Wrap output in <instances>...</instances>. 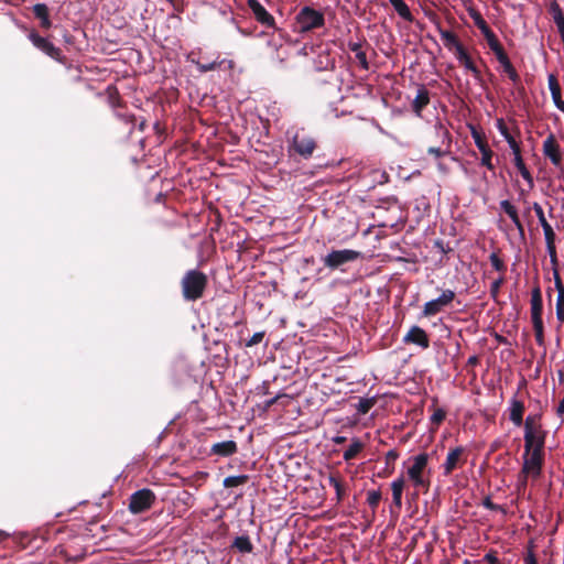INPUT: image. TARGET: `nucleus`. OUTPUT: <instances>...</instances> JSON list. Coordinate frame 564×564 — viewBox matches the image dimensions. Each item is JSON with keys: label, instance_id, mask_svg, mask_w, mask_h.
<instances>
[{"label": "nucleus", "instance_id": "obj_1", "mask_svg": "<svg viewBox=\"0 0 564 564\" xmlns=\"http://www.w3.org/2000/svg\"><path fill=\"white\" fill-rule=\"evenodd\" d=\"M429 464V454L420 453L411 458V466L406 470V475L412 485L417 489L427 491L430 488V473H426Z\"/></svg>", "mask_w": 564, "mask_h": 564}, {"label": "nucleus", "instance_id": "obj_2", "mask_svg": "<svg viewBox=\"0 0 564 564\" xmlns=\"http://www.w3.org/2000/svg\"><path fill=\"white\" fill-rule=\"evenodd\" d=\"M207 276L198 270H189L182 279V293L186 301H196L203 296Z\"/></svg>", "mask_w": 564, "mask_h": 564}, {"label": "nucleus", "instance_id": "obj_3", "mask_svg": "<svg viewBox=\"0 0 564 564\" xmlns=\"http://www.w3.org/2000/svg\"><path fill=\"white\" fill-rule=\"evenodd\" d=\"M324 23V14L311 7L302 8L296 15V25L300 33L322 28Z\"/></svg>", "mask_w": 564, "mask_h": 564}, {"label": "nucleus", "instance_id": "obj_4", "mask_svg": "<svg viewBox=\"0 0 564 564\" xmlns=\"http://www.w3.org/2000/svg\"><path fill=\"white\" fill-rule=\"evenodd\" d=\"M360 257L361 252L351 249L333 250L323 258V263L326 268L335 270L345 263L356 261Z\"/></svg>", "mask_w": 564, "mask_h": 564}, {"label": "nucleus", "instance_id": "obj_5", "mask_svg": "<svg viewBox=\"0 0 564 564\" xmlns=\"http://www.w3.org/2000/svg\"><path fill=\"white\" fill-rule=\"evenodd\" d=\"M155 501V495L148 488L133 492L130 497L129 510L134 513H141L152 507Z\"/></svg>", "mask_w": 564, "mask_h": 564}, {"label": "nucleus", "instance_id": "obj_6", "mask_svg": "<svg viewBox=\"0 0 564 564\" xmlns=\"http://www.w3.org/2000/svg\"><path fill=\"white\" fill-rule=\"evenodd\" d=\"M455 299V292L447 289L434 300L426 302L423 306L422 316L430 317L440 313L445 306L449 305Z\"/></svg>", "mask_w": 564, "mask_h": 564}, {"label": "nucleus", "instance_id": "obj_7", "mask_svg": "<svg viewBox=\"0 0 564 564\" xmlns=\"http://www.w3.org/2000/svg\"><path fill=\"white\" fill-rule=\"evenodd\" d=\"M522 468L524 474L531 475V479L536 480L542 474L543 453L525 452L522 455Z\"/></svg>", "mask_w": 564, "mask_h": 564}, {"label": "nucleus", "instance_id": "obj_8", "mask_svg": "<svg viewBox=\"0 0 564 564\" xmlns=\"http://www.w3.org/2000/svg\"><path fill=\"white\" fill-rule=\"evenodd\" d=\"M29 40L32 42V44L45 53L47 56L61 61L62 59V52L58 47H56L52 42H50L47 39L40 36L36 32H31L29 34Z\"/></svg>", "mask_w": 564, "mask_h": 564}, {"label": "nucleus", "instance_id": "obj_9", "mask_svg": "<svg viewBox=\"0 0 564 564\" xmlns=\"http://www.w3.org/2000/svg\"><path fill=\"white\" fill-rule=\"evenodd\" d=\"M524 451L543 453L545 435L542 427L533 431H524Z\"/></svg>", "mask_w": 564, "mask_h": 564}, {"label": "nucleus", "instance_id": "obj_10", "mask_svg": "<svg viewBox=\"0 0 564 564\" xmlns=\"http://www.w3.org/2000/svg\"><path fill=\"white\" fill-rule=\"evenodd\" d=\"M292 147L299 155L303 156L304 159H308L312 156L316 148V143L313 138L296 133L293 137Z\"/></svg>", "mask_w": 564, "mask_h": 564}, {"label": "nucleus", "instance_id": "obj_11", "mask_svg": "<svg viewBox=\"0 0 564 564\" xmlns=\"http://www.w3.org/2000/svg\"><path fill=\"white\" fill-rule=\"evenodd\" d=\"M542 151L543 154L551 161L553 165H561L562 154L560 145L557 144L554 134H549L547 138L543 141Z\"/></svg>", "mask_w": 564, "mask_h": 564}, {"label": "nucleus", "instance_id": "obj_12", "mask_svg": "<svg viewBox=\"0 0 564 564\" xmlns=\"http://www.w3.org/2000/svg\"><path fill=\"white\" fill-rule=\"evenodd\" d=\"M248 7L259 23L265 26L274 25V18L258 0H248Z\"/></svg>", "mask_w": 564, "mask_h": 564}, {"label": "nucleus", "instance_id": "obj_13", "mask_svg": "<svg viewBox=\"0 0 564 564\" xmlns=\"http://www.w3.org/2000/svg\"><path fill=\"white\" fill-rule=\"evenodd\" d=\"M403 343L415 344L423 349H426L430 345V340L425 330L416 325L412 326L408 334L403 337Z\"/></svg>", "mask_w": 564, "mask_h": 564}, {"label": "nucleus", "instance_id": "obj_14", "mask_svg": "<svg viewBox=\"0 0 564 564\" xmlns=\"http://www.w3.org/2000/svg\"><path fill=\"white\" fill-rule=\"evenodd\" d=\"M531 321L533 323H542V313H543V301L541 295V290L539 286L534 288L531 293Z\"/></svg>", "mask_w": 564, "mask_h": 564}, {"label": "nucleus", "instance_id": "obj_15", "mask_svg": "<svg viewBox=\"0 0 564 564\" xmlns=\"http://www.w3.org/2000/svg\"><path fill=\"white\" fill-rule=\"evenodd\" d=\"M455 57L458 61V63L464 66L466 70L471 73L476 80H480L481 73L474 63V61L471 59V57L469 56V54L467 53V51L465 50V47H458L457 52L455 53Z\"/></svg>", "mask_w": 564, "mask_h": 564}, {"label": "nucleus", "instance_id": "obj_16", "mask_svg": "<svg viewBox=\"0 0 564 564\" xmlns=\"http://www.w3.org/2000/svg\"><path fill=\"white\" fill-rule=\"evenodd\" d=\"M463 453L464 448L462 446L455 447L447 453L446 459L442 465L445 476L451 475V473L457 468L462 460Z\"/></svg>", "mask_w": 564, "mask_h": 564}, {"label": "nucleus", "instance_id": "obj_17", "mask_svg": "<svg viewBox=\"0 0 564 564\" xmlns=\"http://www.w3.org/2000/svg\"><path fill=\"white\" fill-rule=\"evenodd\" d=\"M509 420L516 425L521 426L523 423L524 404L517 398H512L508 406Z\"/></svg>", "mask_w": 564, "mask_h": 564}, {"label": "nucleus", "instance_id": "obj_18", "mask_svg": "<svg viewBox=\"0 0 564 564\" xmlns=\"http://www.w3.org/2000/svg\"><path fill=\"white\" fill-rule=\"evenodd\" d=\"M429 102H430V93L424 86H421L417 89L416 96L412 102V109L416 113L417 117H421L422 110L429 105Z\"/></svg>", "mask_w": 564, "mask_h": 564}, {"label": "nucleus", "instance_id": "obj_19", "mask_svg": "<svg viewBox=\"0 0 564 564\" xmlns=\"http://www.w3.org/2000/svg\"><path fill=\"white\" fill-rule=\"evenodd\" d=\"M549 89L555 107L564 113V100L562 99L561 87L554 75L549 76Z\"/></svg>", "mask_w": 564, "mask_h": 564}, {"label": "nucleus", "instance_id": "obj_20", "mask_svg": "<svg viewBox=\"0 0 564 564\" xmlns=\"http://www.w3.org/2000/svg\"><path fill=\"white\" fill-rule=\"evenodd\" d=\"M438 33L444 42L445 47L448 48L449 51H454V53H456L458 47H464L463 44L457 39V36L455 35V33H453L452 31L438 28Z\"/></svg>", "mask_w": 564, "mask_h": 564}, {"label": "nucleus", "instance_id": "obj_21", "mask_svg": "<svg viewBox=\"0 0 564 564\" xmlns=\"http://www.w3.org/2000/svg\"><path fill=\"white\" fill-rule=\"evenodd\" d=\"M231 547L241 554H250L253 552V544L247 534L236 536Z\"/></svg>", "mask_w": 564, "mask_h": 564}, {"label": "nucleus", "instance_id": "obj_22", "mask_svg": "<svg viewBox=\"0 0 564 564\" xmlns=\"http://www.w3.org/2000/svg\"><path fill=\"white\" fill-rule=\"evenodd\" d=\"M334 66H335V59L326 51L321 52L314 58V67L318 72L332 69V68H334Z\"/></svg>", "mask_w": 564, "mask_h": 564}, {"label": "nucleus", "instance_id": "obj_23", "mask_svg": "<svg viewBox=\"0 0 564 564\" xmlns=\"http://www.w3.org/2000/svg\"><path fill=\"white\" fill-rule=\"evenodd\" d=\"M404 486H405V481L402 476L395 478L391 482L392 501H393V505L398 509H401V507H402V492H403Z\"/></svg>", "mask_w": 564, "mask_h": 564}, {"label": "nucleus", "instance_id": "obj_24", "mask_svg": "<svg viewBox=\"0 0 564 564\" xmlns=\"http://www.w3.org/2000/svg\"><path fill=\"white\" fill-rule=\"evenodd\" d=\"M500 208H501V210H503L509 216V218L511 219L513 225L522 234L523 232V226H522V224L520 221L517 208L508 199H505V200L500 202Z\"/></svg>", "mask_w": 564, "mask_h": 564}, {"label": "nucleus", "instance_id": "obj_25", "mask_svg": "<svg viewBox=\"0 0 564 564\" xmlns=\"http://www.w3.org/2000/svg\"><path fill=\"white\" fill-rule=\"evenodd\" d=\"M237 452V444L234 441H224L212 446V453L219 456H230Z\"/></svg>", "mask_w": 564, "mask_h": 564}, {"label": "nucleus", "instance_id": "obj_26", "mask_svg": "<svg viewBox=\"0 0 564 564\" xmlns=\"http://www.w3.org/2000/svg\"><path fill=\"white\" fill-rule=\"evenodd\" d=\"M33 13L35 18L41 21V26L44 29H50L52 22L50 20L48 8L45 3H36L33 6Z\"/></svg>", "mask_w": 564, "mask_h": 564}, {"label": "nucleus", "instance_id": "obj_27", "mask_svg": "<svg viewBox=\"0 0 564 564\" xmlns=\"http://www.w3.org/2000/svg\"><path fill=\"white\" fill-rule=\"evenodd\" d=\"M393 9L395 10V12L405 21L408 22H412L413 21V15L410 11V8L408 7V4L405 3L404 0H394L391 2Z\"/></svg>", "mask_w": 564, "mask_h": 564}, {"label": "nucleus", "instance_id": "obj_28", "mask_svg": "<svg viewBox=\"0 0 564 564\" xmlns=\"http://www.w3.org/2000/svg\"><path fill=\"white\" fill-rule=\"evenodd\" d=\"M364 444L358 438H352L349 447L344 452L343 458L348 462L355 458L362 449Z\"/></svg>", "mask_w": 564, "mask_h": 564}, {"label": "nucleus", "instance_id": "obj_29", "mask_svg": "<svg viewBox=\"0 0 564 564\" xmlns=\"http://www.w3.org/2000/svg\"><path fill=\"white\" fill-rule=\"evenodd\" d=\"M554 285L557 291L556 307H564V285L562 283L558 270H555Z\"/></svg>", "mask_w": 564, "mask_h": 564}, {"label": "nucleus", "instance_id": "obj_30", "mask_svg": "<svg viewBox=\"0 0 564 564\" xmlns=\"http://www.w3.org/2000/svg\"><path fill=\"white\" fill-rule=\"evenodd\" d=\"M427 153L433 155L435 161H437L438 159H446L448 158L451 161H457V159L453 155H451V152L447 149H442V148H436V147H430L427 149Z\"/></svg>", "mask_w": 564, "mask_h": 564}, {"label": "nucleus", "instance_id": "obj_31", "mask_svg": "<svg viewBox=\"0 0 564 564\" xmlns=\"http://www.w3.org/2000/svg\"><path fill=\"white\" fill-rule=\"evenodd\" d=\"M376 399L372 398H360L358 403L356 404L357 412L359 414H366L370 411V409L375 405Z\"/></svg>", "mask_w": 564, "mask_h": 564}, {"label": "nucleus", "instance_id": "obj_32", "mask_svg": "<svg viewBox=\"0 0 564 564\" xmlns=\"http://www.w3.org/2000/svg\"><path fill=\"white\" fill-rule=\"evenodd\" d=\"M475 25L480 30L481 34L485 35L491 31L487 22L482 19L479 13L471 14Z\"/></svg>", "mask_w": 564, "mask_h": 564}, {"label": "nucleus", "instance_id": "obj_33", "mask_svg": "<svg viewBox=\"0 0 564 564\" xmlns=\"http://www.w3.org/2000/svg\"><path fill=\"white\" fill-rule=\"evenodd\" d=\"M546 252H547V254L550 257V262L552 264L553 275H554L555 274V270H557V265H558L555 242L551 243V245H546Z\"/></svg>", "mask_w": 564, "mask_h": 564}, {"label": "nucleus", "instance_id": "obj_34", "mask_svg": "<svg viewBox=\"0 0 564 564\" xmlns=\"http://www.w3.org/2000/svg\"><path fill=\"white\" fill-rule=\"evenodd\" d=\"M380 499L381 492L379 490H370L367 492V502L372 509L378 507Z\"/></svg>", "mask_w": 564, "mask_h": 564}, {"label": "nucleus", "instance_id": "obj_35", "mask_svg": "<svg viewBox=\"0 0 564 564\" xmlns=\"http://www.w3.org/2000/svg\"><path fill=\"white\" fill-rule=\"evenodd\" d=\"M534 336L536 344L542 346L544 344V325L542 323H533Z\"/></svg>", "mask_w": 564, "mask_h": 564}, {"label": "nucleus", "instance_id": "obj_36", "mask_svg": "<svg viewBox=\"0 0 564 564\" xmlns=\"http://www.w3.org/2000/svg\"><path fill=\"white\" fill-rule=\"evenodd\" d=\"M532 207H533V210H534V213H535V215H536V217H538V219H539V223H540V225H541L542 229H543V228H545V227H547V226H551V225L547 223V220H546V218H545V216H544V212H543L542 206H541L539 203H533V206H532Z\"/></svg>", "mask_w": 564, "mask_h": 564}, {"label": "nucleus", "instance_id": "obj_37", "mask_svg": "<svg viewBox=\"0 0 564 564\" xmlns=\"http://www.w3.org/2000/svg\"><path fill=\"white\" fill-rule=\"evenodd\" d=\"M494 152L492 150H488L487 152L481 153L480 164L486 166L488 170L494 171L495 165L492 163Z\"/></svg>", "mask_w": 564, "mask_h": 564}, {"label": "nucleus", "instance_id": "obj_38", "mask_svg": "<svg viewBox=\"0 0 564 564\" xmlns=\"http://www.w3.org/2000/svg\"><path fill=\"white\" fill-rule=\"evenodd\" d=\"M489 260L495 270H497L499 272H503L506 270V265H505L503 261L498 257V254L496 252H492L489 256Z\"/></svg>", "mask_w": 564, "mask_h": 564}, {"label": "nucleus", "instance_id": "obj_39", "mask_svg": "<svg viewBox=\"0 0 564 564\" xmlns=\"http://www.w3.org/2000/svg\"><path fill=\"white\" fill-rule=\"evenodd\" d=\"M192 63L196 64L197 69L200 73H207L209 70H214L219 65V63L216 61L210 62V63H200V62H196V61L192 59Z\"/></svg>", "mask_w": 564, "mask_h": 564}, {"label": "nucleus", "instance_id": "obj_40", "mask_svg": "<svg viewBox=\"0 0 564 564\" xmlns=\"http://www.w3.org/2000/svg\"><path fill=\"white\" fill-rule=\"evenodd\" d=\"M484 36H485L487 44L491 51H495L501 46V44L499 43L497 36L495 35V33L492 31L485 34Z\"/></svg>", "mask_w": 564, "mask_h": 564}, {"label": "nucleus", "instance_id": "obj_41", "mask_svg": "<svg viewBox=\"0 0 564 564\" xmlns=\"http://www.w3.org/2000/svg\"><path fill=\"white\" fill-rule=\"evenodd\" d=\"M541 427V425L538 423V417L533 415H528L524 420V431H533Z\"/></svg>", "mask_w": 564, "mask_h": 564}, {"label": "nucleus", "instance_id": "obj_42", "mask_svg": "<svg viewBox=\"0 0 564 564\" xmlns=\"http://www.w3.org/2000/svg\"><path fill=\"white\" fill-rule=\"evenodd\" d=\"M246 480V476H230L225 478L224 485L226 487H234L241 485Z\"/></svg>", "mask_w": 564, "mask_h": 564}, {"label": "nucleus", "instance_id": "obj_43", "mask_svg": "<svg viewBox=\"0 0 564 564\" xmlns=\"http://www.w3.org/2000/svg\"><path fill=\"white\" fill-rule=\"evenodd\" d=\"M530 478H531V475L524 474V471L520 470L518 478H517V488L519 490L524 489L527 487Z\"/></svg>", "mask_w": 564, "mask_h": 564}, {"label": "nucleus", "instance_id": "obj_44", "mask_svg": "<svg viewBox=\"0 0 564 564\" xmlns=\"http://www.w3.org/2000/svg\"><path fill=\"white\" fill-rule=\"evenodd\" d=\"M265 333L264 332H257L254 333L251 338L246 343L247 347H252L254 345L260 344L264 338Z\"/></svg>", "mask_w": 564, "mask_h": 564}, {"label": "nucleus", "instance_id": "obj_45", "mask_svg": "<svg viewBox=\"0 0 564 564\" xmlns=\"http://www.w3.org/2000/svg\"><path fill=\"white\" fill-rule=\"evenodd\" d=\"M545 245H551L555 242V232L552 228V226H547L543 228Z\"/></svg>", "mask_w": 564, "mask_h": 564}, {"label": "nucleus", "instance_id": "obj_46", "mask_svg": "<svg viewBox=\"0 0 564 564\" xmlns=\"http://www.w3.org/2000/svg\"><path fill=\"white\" fill-rule=\"evenodd\" d=\"M436 162L437 170L440 174L446 176L451 172L449 165L445 162V159H438Z\"/></svg>", "mask_w": 564, "mask_h": 564}, {"label": "nucleus", "instance_id": "obj_47", "mask_svg": "<svg viewBox=\"0 0 564 564\" xmlns=\"http://www.w3.org/2000/svg\"><path fill=\"white\" fill-rule=\"evenodd\" d=\"M518 171L521 174V176L523 177V180L528 183L529 187L532 188L534 186V181H533L531 173L527 169V166H523V167L519 169Z\"/></svg>", "mask_w": 564, "mask_h": 564}, {"label": "nucleus", "instance_id": "obj_48", "mask_svg": "<svg viewBox=\"0 0 564 564\" xmlns=\"http://www.w3.org/2000/svg\"><path fill=\"white\" fill-rule=\"evenodd\" d=\"M496 127H497L499 133L503 137L505 140L511 135L509 133V130H508L503 119H498L497 123H496Z\"/></svg>", "mask_w": 564, "mask_h": 564}, {"label": "nucleus", "instance_id": "obj_49", "mask_svg": "<svg viewBox=\"0 0 564 564\" xmlns=\"http://www.w3.org/2000/svg\"><path fill=\"white\" fill-rule=\"evenodd\" d=\"M502 283H503L502 276H499L492 281L491 286H490V293L494 297L497 296Z\"/></svg>", "mask_w": 564, "mask_h": 564}, {"label": "nucleus", "instance_id": "obj_50", "mask_svg": "<svg viewBox=\"0 0 564 564\" xmlns=\"http://www.w3.org/2000/svg\"><path fill=\"white\" fill-rule=\"evenodd\" d=\"M356 59L358 61V63L362 69L367 70L369 68V64H368L367 56H366L365 52L358 51L356 53Z\"/></svg>", "mask_w": 564, "mask_h": 564}, {"label": "nucleus", "instance_id": "obj_51", "mask_svg": "<svg viewBox=\"0 0 564 564\" xmlns=\"http://www.w3.org/2000/svg\"><path fill=\"white\" fill-rule=\"evenodd\" d=\"M445 417V411L443 409H437L431 416V422L434 424H440Z\"/></svg>", "mask_w": 564, "mask_h": 564}, {"label": "nucleus", "instance_id": "obj_52", "mask_svg": "<svg viewBox=\"0 0 564 564\" xmlns=\"http://www.w3.org/2000/svg\"><path fill=\"white\" fill-rule=\"evenodd\" d=\"M506 141H507L510 150L512 151V154H517V153L521 152L520 144L516 141V139L512 135L507 138Z\"/></svg>", "mask_w": 564, "mask_h": 564}, {"label": "nucleus", "instance_id": "obj_53", "mask_svg": "<svg viewBox=\"0 0 564 564\" xmlns=\"http://www.w3.org/2000/svg\"><path fill=\"white\" fill-rule=\"evenodd\" d=\"M481 505L484 508L489 509V510H494V511L502 510V508L499 505H496L491 501L490 497H486L482 500Z\"/></svg>", "mask_w": 564, "mask_h": 564}, {"label": "nucleus", "instance_id": "obj_54", "mask_svg": "<svg viewBox=\"0 0 564 564\" xmlns=\"http://www.w3.org/2000/svg\"><path fill=\"white\" fill-rule=\"evenodd\" d=\"M494 54L496 55V58L497 61L500 63H503V61H506L508 57L507 53L505 52V50L502 48V46L498 47L497 50L492 51Z\"/></svg>", "mask_w": 564, "mask_h": 564}, {"label": "nucleus", "instance_id": "obj_55", "mask_svg": "<svg viewBox=\"0 0 564 564\" xmlns=\"http://www.w3.org/2000/svg\"><path fill=\"white\" fill-rule=\"evenodd\" d=\"M513 163L518 170L525 166L523 159L521 156V152L513 154Z\"/></svg>", "mask_w": 564, "mask_h": 564}, {"label": "nucleus", "instance_id": "obj_56", "mask_svg": "<svg viewBox=\"0 0 564 564\" xmlns=\"http://www.w3.org/2000/svg\"><path fill=\"white\" fill-rule=\"evenodd\" d=\"M399 457V454L397 451L394 449H390L387 454H386V459H387V463H393L398 459Z\"/></svg>", "mask_w": 564, "mask_h": 564}, {"label": "nucleus", "instance_id": "obj_57", "mask_svg": "<svg viewBox=\"0 0 564 564\" xmlns=\"http://www.w3.org/2000/svg\"><path fill=\"white\" fill-rule=\"evenodd\" d=\"M288 397L285 393H279L275 397L269 399L265 401L264 405L265 408L272 406L280 398Z\"/></svg>", "mask_w": 564, "mask_h": 564}, {"label": "nucleus", "instance_id": "obj_58", "mask_svg": "<svg viewBox=\"0 0 564 564\" xmlns=\"http://www.w3.org/2000/svg\"><path fill=\"white\" fill-rule=\"evenodd\" d=\"M506 74L513 83H517V80L519 79V75L514 67H511V70H508Z\"/></svg>", "mask_w": 564, "mask_h": 564}, {"label": "nucleus", "instance_id": "obj_59", "mask_svg": "<svg viewBox=\"0 0 564 564\" xmlns=\"http://www.w3.org/2000/svg\"><path fill=\"white\" fill-rule=\"evenodd\" d=\"M525 564H538L536 558L532 552H529L524 557Z\"/></svg>", "mask_w": 564, "mask_h": 564}, {"label": "nucleus", "instance_id": "obj_60", "mask_svg": "<svg viewBox=\"0 0 564 564\" xmlns=\"http://www.w3.org/2000/svg\"><path fill=\"white\" fill-rule=\"evenodd\" d=\"M471 137L476 145L480 144L481 142H485L482 137L476 130H473Z\"/></svg>", "mask_w": 564, "mask_h": 564}, {"label": "nucleus", "instance_id": "obj_61", "mask_svg": "<svg viewBox=\"0 0 564 564\" xmlns=\"http://www.w3.org/2000/svg\"><path fill=\"white\" fill-rule=\"evenodd\" d=\"M484 560L487 561L489 564H498V558L492 553H487L484 556Z\"/></svg>", "mask_w": 564, "mask_h": 564}, {"label": "nucleus", "instance_id": "obj_62", "mask_svg": "<svg viewBox=\"0 0 564 564\" xmlns=\"http://www.w3.org/2000/svg\"><path fill=\"white\" fill-rule=\"evenodd\" d=\"M556 318L560 324L564 323V307H556Z\"/></svg>", "mask_w": 564, "mask_h": 564}, {"label": "nucleus", "instance_id": "obj_63", "mask_svg": "<svg viewBox=\"0 0 564 564\" xmlns=\"http://www.w3.org/2000/svg\"><path fill=\"white\" fill-rule=\"evenodd\" d=\"M500 65L505 73H507L508 70H511V67H513L509 58L503 61V63H500Z\"/></svg>", "mask_w": 564, "mask_h": 564}, {"label": "nucleus", "instance_id": "obj_64", "mask_svg": "<svg viewBox=\"0 0 564 564\" xmlns=\"http://www.w3.org/2000/svg\"><path fill=\"white\" fill-rule=\"evenodd\" d=\"M480 153L487 152L490 150L488 144L486 142H481L480 144L476 145Z\"/></svg>", "mask_w": 564, "mask_h": 564}]
</instances>
